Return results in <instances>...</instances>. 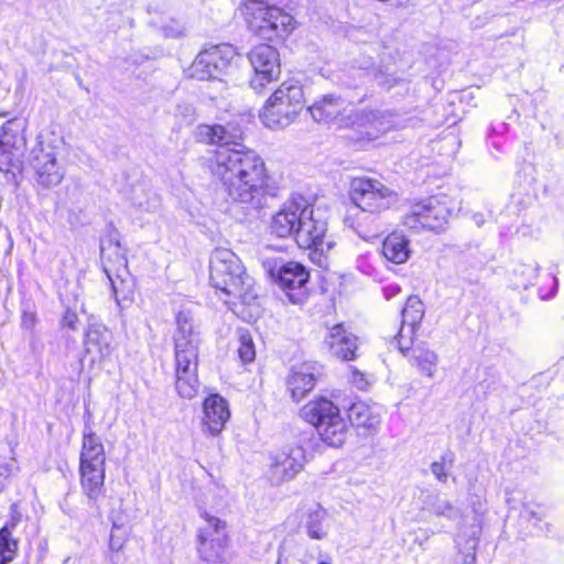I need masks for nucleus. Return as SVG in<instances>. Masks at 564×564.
<instances>
[{
    "instance_id": "1",
    "label": "nucleus",
    "mask_w": 564,
    "mask_h": 564,
    "mask_svg": "<svg viewBox=\"0 0 564 564\" xmlns=\"http://www.w3.org/2000/svg\"><path fill=\"white\" fill-rule=\"evenodd\" d=\"M195 138L218 145L209 159V170L227 195L234 202L260 208L268 187L267 167L256 151L241 144V131L231 123L199 124Z\"/></svg>"
},
{
    "instance_id": "2",
    "label": "nucleus",
    "mask_w": 564,
    "mask_h": 564,
    "mask_svg": "<svg viewBox=\"0 0 564 564\" xmlns=\"http://www.w3.org/2000/svg\"><path fill=\"white\" fill-rule=\"evenodd\" d=\"M210 284L220 292L226 304L252 305L258 297L254 280L236 253L217 248L209 260Z\"/></svg>"
},
{
    "instance_id": "3",
    "label": "nucleus",
    "mask_w": 564,
    "mask_h": 564,
    "mask_svg": "<svg viewBox=\"0 0 564 564\" xmlns=\"http://www.w3.org/2000/svg\"><path fill=\"white\" fill-rule=\"evenodd\" d=\"M177 329L174 335L175 348V388L183 399H193L199 390L198 334L194 330L192 317L181 312L176 317Z\"/></svg>"
},
{
    "instance_id": "4",
    "label": "nucleus",
    "mask_w": 564,
    "mask_h": 564,
    "mask_svg": "<svg viewBox=\"0 0 564 564\" xmlns=\"http://www.w3.org/2000/svg\"><path fill=\"white\" fill-rule=\"evenodd\" d=\"M240 11L249 31L263 40L284 39L295 30L296 22L291 14L262 0H246Z\"/></svg>"
},
{
    "instance_id": "5",
    "label": "nucleus",
    "mask_w": 564,
    "mask_h": 564,
    "mask_svg": "<svg viewBox=\"0 0 564 564\" xmlns=\"http://www.w3.org/2000/svg\"><path fill=\"white\" fill-rule=\"evenodd\" d=\"M300 415L316 429L321 440L329 446L339 447L345 443L349 424L332 400L314 398L302 406Z\"/></svg>"
},
{
    "instance_id": "6",
    "label": "nucleus",
    "mask_w": 564,
    "mask_h": 564,
    "mask_svg": "<svg viewBox=\"0 0 564 564\" xmlns=\"http://www.w3.org/2000/svg\"><path fill=\"white\" fill-rule=\"evenodd\" d=\"M80 487L85 497L96 502L104 494L106 478V452L99 436L84 433L79 456Z\"/></svg>"
},
{
    "instance_id": "7",
    "label": "nucleus",
    "mask_w": 564,
    "mask_h": 564,
    "mask_svg": "<svg viewBox=\"0 0 564 564\" xmlns=\"http://www.w3.org/2000/svg\"><path fill=\"white\" fill-rule=\"evenodd\" d=\"M304 107L302 86L294 80L282 83L267 100L260 113L261 121L271 129L293 123Z\"/></svg>"
},
{
    "instance_id": "8",
    "label": "nucleus",
    "mask_w": 564,
    "mask_h": 564,
    "mask_svg": "<svg viewBox=\"0 0 564 564\" xmlns=\"http://www.w3.org/2000/svg\"><path fill=\"white\" fill-rule=\"evenodd\" d=\"M350 198L358 210L357 230L368 217L394 206L399 195L378 180L357 177L351 182Z\"/></svg>"
},
{
    "instance_id": "9",
    "label": "nucleus",
    "mask_w": 564,
    "mask_h": 564,
    "mask_svg": "<svg viewBox=\"0 0 564 564\" xmlns=\"http://www.w3.org/2000/svg\"><path fill=\"white\" fill-rule=\"evenodd\" d=\"M453 210L454 206H448L446 197H429L412 203L403 216L402 224L414 231L441 230L447 224Z\"/></svg>"
},
{
    "instance_id": "10",
    "label": "nucleus",
    "mask_w": 564,
    "mask_h": 564,
    "mask_svg": "<svg viewBox=\"0 0 564 564\" xmlns=\"http://www.w3.org/2000/svg\"><path fill=\"white\" fill-rule=\"evenodd\" d=\"M26 124L19 120L3 123L0 134V170L6 173L21 171L26 149Z\"/></svg>"
},
{
    "instance_id": "11",
    "label": "nucleus",
    "mask_w": 564,
    "mask_h": 564,
    "mask_svg": "<svg viewBox=\"0 0 564 564\" xmlns=\"http://www.w3.org/2000/svg\"><path fill=\"white\" fill-rule=\"evenodd\" d=\"M29 163L36 182L45 188L57 186L64 180L65 169L57 161L56 148L51 142L39 139L30 152Z\"/></svg>"
},
{
    "instance_id": "12",
    "label": "nucleus",
    "mask_w": 564,
    "mask_h": 564,
    "mask_svg": "<svg viewBox=\"0 0 564 564\" xmlns=\"http://www.w3.org/2000/svg\"><path fill=\"white\" fill-rule=\"evenodd\" d=\"M236 52L230 45H217L200 52L189 68V75L198 80H218L225 87L220 76L225 74Z\"/></svg>"
},
{
    "instance_id": "13",
    "label": "nucleus",
    "mask_w": 564,
    "mask_h": 564,
    "mask_svg": "<svg viewBox=\"0 0 564 564\" xmlns=\"http://www.w3.org/2000/svg\"><path fill=\"white\" fill-rule=\"evenodd\" d=\"M304 215L295 234V241L300 248L314 249L322 254L329 251L334 241L326 236L327 225L318 218L311 205L304 207Z\"/></svg>"
},
{
    "instance_id": "14",
    "label": "nucleus",
    "mask_w": 564,
    "mask_h": 564,
    "mask_svg": "<svg viewBox=\"0 0 564 564\" xmlns=\"http://www.w3.org/2000/svg\"><path fill=\"white\" fill-rule=\"evenodd\" d=\"M306 455L302 446L289 444L271 455L270 480L275 485L293 479L305 466Z\"/></svg>"
},
{
    "instance_id": "15",
    "label": "nucleus",
    "mask_w": 564,
    "mask_h": 564,
    "mask_svg": "<svg viewBox=\"0 0 564 564\" xmlns=\"http://www.w3.org/2000/svg\"><path fill=\"white\" fill-rule=\"evenodd\" d=\"M83 359H87L89 367L101 366L115 351L112 333L100 323H89L84 333Z\"/></svg>"
},
{
    "instance_id": "16",
    "label": "nucleus",
    "mask_w": 564,
    "mask_h": 564,
    "mask_svg": "<svg viewBox=\"0 0 564 564\" xmlns=\"http://www.w3.org/2000/svg\"><path fill=\"white\" fill-rule=\"evenodd\" d=\"M249 61L254 70L251 86L256 90L263 89L280 75L279 52L271 45L260 44L249 53Z\"/></svg>"
},
{
    "instance_id": "17",
    "label": "nucleus",
    "mask_w": 564,
    "mask_h": 564,
    "mask_svg": "<svg viewBox=\"0 0 564 564\" xmlns=\"http://www.w3.org/2000/svg\"><path fill=\"white\" fill-rule=\"evenodd\" d=\"M307 205L308 203L302 197L285 202L281 209L272 216L271 232L281 238L295 237L305 212L304 207H307Z\"/></svg>"
},
{
    "instance_id": "18",
    "label": "nucleus",
    "mask_w": 564,
    "mask_h": 564,
    "mask_svg": "<svg viewBox=\"0 0 564 564\" xmlns=\"http://www.w3.org/2000/svg\"><path fill=\"white\" fill-rule=\"evenodd\" d=\"M399 350L409 359V362L416 371L429 379L435 377L438 366V355L429 346L423 344L414 345L409 339L394 341Z\"/></svg>"
},
{
    "instance_id": "19",
    "label": "nucleus",
    "mask_w": 564,
    "mask_h": 564,
    "mask_svg": "<svg viewBox=\"0 0 564 564\" xmlns=\"http://www.w3.org/2000/svg\"><path fill=\"white\" fill-rule=\"evenodd\" d=\"M276 276L280 286L286 292L292 303L297 304L304 300L308 273L302 264L286 262L278 268Z\"/></svg>"
},
{
    "instance_id": "20",
    "label": "nucleus",
    "mask_w": 564,
    "mask_h": 564,
    "mask_svg": "<svg viewBox=\"0 0 564 564\" xmlns=\"http://www.w3.org/2000/svg\"><path fill=\"white\" fill-rule=\"evenodd\" d=\"M230 419V410L226 399L219 394H210L203 402V432L218 436Z\"/></svg>"
},
{
    "instance_id": "21",
    "label": "nucleus",
    "mask_w": 564,
    "mask_h": 564,
    "mask_svg": "<svg viewBox=\"0 0 564 564\" xmlns=\"http://www.w3.org/2000/svg\"><path fill=\"white\" fill-rule=\"evenodd\" d=\"M199 556L209 564H227L232 556L229 552V538L227 534L214 536L209 530H198Z\"/></svg>"
},
{
    "instance_id": "22",
    "label": "nucleus",
    "mask_w": 564,
    "mask_h": 564,
    "mask_svg": "<svg viewBox=\"0 0 564 564\" xmlns=\"http://www.w3.org/2000/svg\"><path fill=\"white\" fill-rule=\"evenodd\" d=\"M347 119L352 127L364 129L369 139H376L379 133L389 131L393 126V116L378 109H364L350 113Z\"/></svg>"
},
{
    "instance_id": "23",
    "label": "nucleus",
    "mask_w": 564,
    "mask_h": 564,
    "mask_svg": "<svg viewBox=\"0 0 564 564\" xmlns=\"http://www.w3.org/2000/svg\"><path fill=\"white\" fill-rule=\"evenodd\" d=\"M346 102L340 97L324 95L316 99L307 110L313 120L318 123L338 122L339 124H344L345 119L341 117L346 112Z\"/></svg>"
},
{
    "instance_id": "24",
    "label": "nucleus",
    "mask_w": 564,
    "mask_h": 564,
    "mask_svg": "<svg viewBox=\"0 0 564 564\" xmlns=\"http://www.w3.org/2000/svg\"><path fill=\"white\" fill-rule=\"evenodd\" d=\"M425 314L424 304L416 295H411L402 311V324L393 343L409 339L412 343L414 334L419 328Z\"/></svg>"
},
{
    "instance_id": "25",
    "label": "nucleus",
    "mask_w": 564,
    "mask_h": 564,
    "mask_svg": "<svg viewBox=\"0 0 564 564\" xmlns=\"http://www.w3.org/2000/svg\"><path fill=\"white\" fill-rule=\"evenodd\" d=\"M326 341L334 356L343 360H351L356 357L357 338L348 333L341 324L330 328Z\"/></svg>"
},
{
    "instance_id": "26",
    "label": "nucleus",
    "mask_w": 564,
    "mask_h": 564,
    "mask_svg": "<svg viewBox=\"0 0 564 564\" xmlns=\"http://www.w3.org/2000/svg\"><path fill=\"white\" fill-rule=\"evenodd\" d=\"M312 366L303 364L294 367L288 378V389L294 401L302 400L315 386Z\"/></svg>"
},
{
    "instance_id": "27",
    "label": "nucleus",
    "mask_w": 564,
    "mask_h": 564,
    "mask_svg": "<svg viewBox=\"0 0 564 564\" xmlns=\"http://www.w3.org/2000/svg\"><path fill=\"white\" fill-rule=\"evenodd\" d=\"M348 417L357 427L376 430L380 424V409L361 401L355 402L348 410Z\"/></svg>"
},
{
    "instance_id": "28",
    "label": "nucleus",
    "mask_w": 564,
    "mask_h": 564,
    "mask_svg": "<svg viewBox=\"0 0 564 564\" xmlns=\"http://www.w3.org/2000/svg\"><path fill=\"white\" fill-rule=\"evenodd\" d=\"M381 252L392 263H405L411 252L409 240L401 234L392 232L383 240Z\"/></svg>"
},
{
    "instance_id": "29",
    "label": "nucleus",
    "mask_w": 564,
    "mask_h": 564,
    "mask_svg": "<svg viewBox=\"0 0 564 564\" xmlns=\"http://www.w3.org/2000/svg\"><path fill=\"white\" fill-rule=\"evenodd\" d=\"M386 52L380 56L379 69L375 78L384 88L393 87L400 80V70L397 65L395 51L384 47Z\"/></svg>"
},
{
    "instance_id": "30",
    "label": "nucleus",
    "mask_w": 564,
    "mask_h": 564,
    "mask_svg": "<svg viewBox=\"0 0 564 564\" xmlns=\"http://www.w3.org/2000/svg\"><path fill=\"white\" fill-rule=\"evenodd\" d=\"M326 514V510L319 505H312L305 511L303 522L311 539L323 540L326 538L327 532L323 525Z\"/></svg>"
},
{
    "instance_id": "31",
    "label": "nucleus",
    "mask_w": 564,
    "mask_h": 564,
    "mask_svg": "<svg viewBox=\"0 0 564 564\" xmlns=\"http://www.w3.org/2000/svg\"><path fill=\"white\" fill-rule=\"evenodd\" d=\"M131 203L138 210L144 213H155L161 206L160 197L155 193L144 188L134 189Z\"/></svg>"
},
{
    "instance_id": "32",
    "label": "nucleus",
    "mask_w": 564,
    "mask_h": 564,
    "mask_svg": "<svg viewBox=\"0 0 564 564\" xmlns=\"http://www.w3.org/2000/svg\"><path fill=\"white\" fill-rule=\"evenodd\" d=\"M18 552V541L8 527L0 530V564L12 562Z\"/></svg>"
},
{
    "instance_id": "33",
    "label": "nucleus",
    "mask_w": 564,
    "mask_h": 564,
    "mask_svg": "<svg viewBox=\"0 0 564 564\" xmlns=\"http://www.w3.org/2000/svg\"><path fill=\"white\" fill-rule=\"evenodd\" d=\"M238 355L242 362L248 364L253 361L256 357V348L253 339L249 332L245 329L238 330Z\"/></svg>"
},
{
    "instance_id": "34",
    "label": "nucleus",
    "mask_w": 564,
    "mask_h": 564,
    "mask_svg": "<svg viewBox=\"0 0 564 564\" xmlns=\"http://www.w3.org/2000/svg\"><path fill=\"white\" fill-rule=\"evenodd\" d=\"M459 553L455 556L453 564H476L477 539L469 538L462 545V538L458 539Z\"/></svg>"
},
{
    "instance_id": "35",
    "label": "nucleus",
    "mask_w": 564,
    "mask_h": 564,
    "mask_svg": "<svg viewBox=\"0 0 564 564\" xmlns=\"http://www.w3.org/2000/svg\"><path fill=\"white\" fill-rule=\"evenodd\" d=\"M454 455L452 453H447L441 456L440 460L432 463L431 471L434 477L441 482H446L448 478V471L453 467Z\"/></svg>"
},
{
    "instance_id": "36",
    "label": "nucleus",
    "mask_w": 564,
    "mask_h": 564,
    "mask_svg": "<svg viewBox=\"0 0 564 564\" xmlns=\"http://www.w3.org/2000/svg\"><path fill=\"white\" fill-rule=\"evenodd\" d=\"M431 511L437 517H445L447 519H456L459 514L458 509L447 499L435 498L430 503Z\"/></svg>"
},
{
    "instance_id": "37",
    "label": "nucleus",
    "mask_w": 564,
    "mask_h": 564,
    "mask_svg": "<svg viewBox=\"0 0 564 564\" xmlns=\"http://www.w3.org/2000/svg\"><path fill=\"white\" fill-rule=\"evenodd\" d=\"M200 517L206 521V527L200 528L199 530H209L214 536L226 534V522L217 517L209 514L206 511L200 513Z\"/></svg>"
},
{
    "instance_id": "38",
    "label": "nucleus",
    "mask_w": 564,
    "mask_h": 564,
    "mask_svg": "<svg viewBox=\"0 0 564 564\" xmlns=\"http://www.w3.org/2000/svg\"><path fill=\"white\" fill-rule=\"evenodd\" d=\"M79 318L76 312L67 310L62 318V325L68 327L72 330L78 328Z\"/></svg>"
},
{
    "instance_id": "39",
    "label": "nucleus",
    "mask_w": 564,
    "mask_h": 564,
    "mask_svg": "<svg viewBox=\"0 0 564 564\" xmlns=\"http://www.w3.org/2000/svg\"><path fill=\"white\" fill-rule=\"evenodd\" d=\"M107 275H108V278H109V280H110V283H111V288H112L113 295H115V297H116L117 302L119 303V295H120L121 293H124V292H126V286H127V285H126V282H124L122 279H120V280H113V279L111 278V275H110L108 272H107Z\"/></svg>"
},
{
    "instance_id": "40",
    "label": "nucleus",
    "mask_w": 564,
    "mask_h": 564,
    "mask_svg": "<svg viewBox=\"0 0 564 564\" xmlns=\"http://www.w3.org/2000/svg\"><path fill=\"white\" fill-rule=\"evenodd\" d=\"M119 528V524L113 521L112 522V531H111V534H110V541H109V545H110V549L113 550V551H120L123 546V539L121 538H118L116 536L115 534V529H118Z\"/></svg>"
},
{
    "instance_id": "41",
    "label": "nucleus",
    "mask_w": 564,
    "mask_h": 564,
    "mask_svg": "<svg viewBox=\"0 0 564 564\" xmlns=\"http://www.w3.org/2000/svg\"><path fill=\"white\" fill-rule=\"evenodd\" d=\"M17 469V462L12 458L0 466V477L9 478Z\"/></svg>"
},
{
    "instance_id": "42",
    "label": "nucleus",
    "mask_w": 564,
    "mask_h": 564,
    "mask_svg": "<svg viewBox=\"0 0 564 564\" xmlns=\"http://www.w3.org/2000/svg\"><path fill=\"white\" fill-rule=\"evenodd\" d=\"M36 324V314L34 312H24L21 319V326L32 329Z\"/></svg>"
},
{
    "instance_id": "43",
    "label": "nucleus",
    "mask_w": 564,
    "mask_h": 564,
    "mask_svg": "<svg viewBox=\"0 0 564 564\" xmlns=\"http://www.w3.org/2000/svg\"><path fill=\"white\" fill-rule=\"evenodd\" d=\"M352 381L359 389H364L367 386V381L364 378V375L356 370L352 373Z\"/></svg>"
},
{
    "instance_id": "44",
    "label": "nucleus",
    "mask_w": 564,
    "mask_h": 564,
    "mask_svg": "<svg viewBox=\"0 0 564 564\" xmlns=\"http://www.w3.org/2000/svg\"><path fill=\"white\" fill-rule=\"evenodd\" d=\"M524 511L532 518H538L539 520L543 519L545 517V514L543 512H540L539 514L533 511V510H530L529 506H524Z\"/></svg>"
},
{
    "instance_id": "45",
    "label": "nucleus",
    "mask_w": 564,
    "mask_h": 564,
    "mask_svg": "<svg viewBox=\"0 0 564 564\" xmlns=\"http://www.w3.org/2000/svg\"><path fill=\"white\" fill-rule=\"evenodd\" d=\"M194 112H195V111H194L193 106H191V105H185V106H184V111L182 112V115H183L184 117H187V118H193V117H194Z\"/></svg>"
},
{
    "instance_id": "46",
    "label": "nucleus",
    "mask_w": 564,
    "mask_h": 564,
    "mask_svg": "<svg viewBox=\"0 0 564 564\" xmlns=\"http://www.w3.org/2000/svg\"><path fill=\"white\" fill-rule=\"evenodd\" d=\"M88 502H89L93 507H95V506H96V509H99V506H97V501L94 503V502H91V501H89V500H88Z\"/></svg>"
},
{
    "instance_id": "47",
    "label": "nucleus",
    "mask_w": 564,
    "mask_h": 564,
    "mask_svg": "<svg viewBox=\"0 0 564 564\" xmlns=\"http://www.w3.org/2000/svg\"><path fill=\"white\" fill-rule=\"evenodd\" d=\"M182 32L181 31H176L175 33H173L172 35H180Z\"/></svg>"
},
{
    "instance_id": "48",
    "label": "nucleus",
    "mask_w": 564,
    "mask_h": 564,
    "mask_svg": "<svg viewBox=\"0 0 564 564\" xmlns=\"http://www.w3.org/2000/svg\"><path fill=\"white\" fill-rule=\"evenodd\" d=\"M230 305L232 306V304H230ZM234 306H236V305H234ZM231 311H235V307H231Z\"/></svg>"
}]
</instances>
